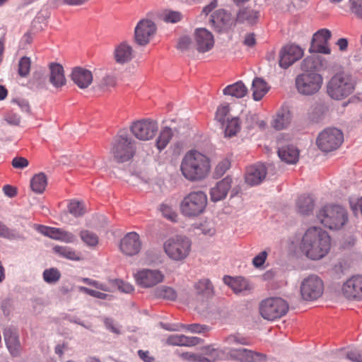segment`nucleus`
I'll return each mask as SVG.
<instances>
[{
    "label": "nucleus",
    "mask_w": 362,
    "mask_h": 362,
    "mask_svg": "<svg viewBox=\"0 0 362 362\" xmlns=\"http://www.w3.org/2000/svg\"><path fill=\"white\" fill-rule=\"evenodd\" d=\"M180 168L182 176L187 180L201 182L211 173V160L206 154L192 149L182 157Z\"/></svg>",
    "instance_id": "f257e3e1"
},
{
    "label": "nucleus",
    "mask_w": 362,
    "mask_h": 362,
    "mask_svg": "<svg viewBox=\"0 0 362 362\" xmlns=\"http://www.w3.org/2000/svg\"><path fill=\"white\" fill-rule=\"evenodd\" d=\"M300 248L302 252L312 260L325 257L331 248V238L321 228L311 227L303 236Z\"/></svg>",
    "instance_id": "f03ea898"
},
{
    "label": "nucleus",
    "mask_w": 362,
    "mask_h": 362,
    "mask_svg": "<svg viewBox=\"0 0 362 362\" xmlns=\"http://www.w3.org/2000/svg\"><path fill=\"white\" fill-rule=\"evenodd\" d=\"M317 218L325 228L339 230L348 221V213L340 205L327 204L319 210Z\"/></svg>",
    "instance_id": "7ed1b4c3"
},
{
    "label": "nucleus",
    "mask_w": 362,
    "mask_h": 362,
    "mask_svg": "<svg viewBox=\"0 0 362 362\" xmlns=\"http://www.w3.org/2000/svg\"><path fill=\"white\" fill-rule=\"evenodd\" d=\"M110 152L117 163L127 162L135 155V141L126 131H119L113 140Z\"/></svg>",
    "instance_id": "20e7f679"
},
{
    "label": "nucleus",
    "mask_w": 362,
    "mask_h": 362,
    "mask_svg": "<svg viewBox=\"0 0 362 362\" xmlns=\"http://www.w3.org/2000/svg\"><path fill=\"white\" fill-rule=\"evenodd\" d=\"M208 198L202 191H194L184 197L180 204L181 214L187 218H194L204 214Z\"/></svg>",
    "instance_id": "39448f33"
},
{
    "label": "nucleus",
    "mask_w": 362,
    "mask_h": 362,
    "mask_svg": "<svg viewBox=\"0 0 362 362\" xmlns=\"http://www.w3.org/2000/svg\"><path fill=\"white\" fill-rule=\"evenodd\" d=\"M164 250L173 260L180 262L189 255L192 248L191 240L183 235H177L168 239L164 243Z\"/></svg>",
    "instance_id": "423d86ee"
},
{
    "label": "nucleus",
    "mask_w": 362,
    "mask_h": 362,
    "mask_svg": "<svg viewBox=\"0 0 362 362\" xmlns=\"http://www.w3.org/2000/svg\"><path fill=\"white\" fill-rule=\"evenodd\" d=\"M288 308L286 300L279 297H271L260 303L259 313L264 319L274 321L284 316L288 313Z\"/></svg>",
    "instance_id": "0eeeda50"
},
{
    "label": "nucleus",
    "mask_w": 362,
    "mask_h": 362,
    "mask_svg": "<svg viewBox=\"0 0 362 362\" xmlns=\"http://www.w3.org/2000/svg\"><path fill=\"white\" fill-rule=\"evenodd\" d=\"M354 83L351 78L343 74L334 75L327 86V93L335 100H341L347 97L354 90Z\"/></svg>",
    "instance_id": "6e6552de"
},
{
    "label": "nucleus",
    "mask_w": 362,
    "mask_h": 362,
    "mask_svg": "<svg viewBox=\"0 0 362 362\" xmlns=\"http://www.w3.org/2000/svg\"><path fill=\"white\" fill-rule=\"evenodd\" d=\"M344 141L343 132L337 128H327L321 132L316 139L320 150L328 153L337 150Z\"/></svg>",
    "instance_id": "1a4fd4ad"
},
{
    "label": "nucleus",
    "mask_w": 362,
    "mask_h": 362,
    "mask_svg": "<svg viewBox=\"0 0 362 362\" xmlns=\"http://www.w3.org/2000/svg\"><path fill=\"white\" fill-rule=\"evenodd\" d=\"M323 82L322 76L315 72H305L296 78V87L299 93L312 95L319 91Z\"/></svg>",
    "instance_id": "9d476101"
},
{
    "label": "nucleus",
    "mask_w": 362,
    "mask_h": 362,
    "mask_svg": "<svg viewBox=\"0 0 362 362\" xmlns=\"http://www.w3.org/2000/svg\"><path fill=\"white\" fill-rule=\"evenodd\" d=\"M130 130L133 135L141 141L152 139L158 130L157 121L152 119H143L134 122Z\"/></svg>",
    "instance_id": "9b49d317"
},
{
    "label": "nucleus",
    "mask_w": 362,
    "mask_h": 362,
    "mask_svg": "<svg viewBox=\"0 0 362 362\" xmlns=\"http://www.w3.org/2000/svg\"><path fill=\"white\" fill-rule=\"evenodd\" d=\"M324 291L323 282L316 275H310L304 279L300 285V293L305 300H314L320 298Z\"/></svg>",
    "instance_id": "f8f14e48"
},
{
    "label": "nucleus",
    "mask_w": 362,
    "mask_h": 362,
    "mask_svg": "<svg viewBox=\"0 0 362 362\" xmlns=\"http://www.w3.org/2000/svg\"><path fill=\"white\" fill-rule=\"evenodd\" d=\"M134 277L138 286L141 288H152L164 280L163 274L157 269H142L137 271Z\"/></svg>",
    "instance_id": "ddd939ff"
},
{
    "label": "nucleus",
    "mask_w": 362,
    "mask_h": 362,
    "mask_svg": "<svg viewBox=\"0 0 362 362\" xmlns=\"http://www.w3.org/2000/svg\"><path fill=\"white\" fill-rule=\"evenodd\" d=\"M303 50L298 45H288L284 46L279 53V66L287 69L296 61L302 58Z\"/></svg>",
    "instance_id": "4468645a"
},
{
    "label": "nucleus",
    "mask_w": 362,
    "mask_h": 362,
    "mask_svg": "<svg viewBox=\"0 0 362 362\" xmlns=\"http://www.w3.org/2000/svg\"><path fill=\"white\" fill-rule=\"evenodd\" d=\"M141 249L139 235L136 232L127 233L120 240L119 250L127 256L137 255Z\"/></svg>",
    "instance_id": "2eb2a0df"
},
{
    "label": "nucleus",
    "mask_w": 362,
    "mask_h": 362,
    "mask_svg": "<svg viewBox=\"0 0 362 362\" xmlns=\"http://www.w3.org/2000/svg\"><path fill=\"white\" fill-rule=\"evenodd\" d=\"M156 30L155 23L147 19L141 20L136 25L134 30L135 40L140 45H146L148 43Z\"/></svg>",
    "instance_id": "dca6fc26"
},
{
    "label": "nucleus",
    "mask_w": 362,
    "mask_h": 362,
    "mask_svg": "<svg viewBox=\"0 0 362 362\" xmlns=\"http://www.w3.org/2000/svg\"><path fill=\"white\" fill-rule=\"evenodd\" d=\"M332 34L329 30L322 28L317 30L313 36L310 52L329 54L330 49L328 46V41L331 38Z\"/></svg>",
    "instance_id": "f3484780"
},
{
    "label": "nucleus",
    "mask_w": 362,
    "mask_h": 362,
    "mask_svg": "<svg viewBox=\"0 0 362 362\" xmlns=\"http://www.w3.org/2000/svg\"><path fill=\"white\" fill-rule=\"evenodd\" d=\"M342 293L347 299L362 300V276H352L344 282Z\"/></svg>",
    "instance_id": "a211bd4d"
},
{
    "label": "nucleus",
    "mask_w": 362,
    "mask_h": 362,
    "mask_svg": "<svg viewBox=\"0 0 362 362\" xmlns=\"http://www.w3.org/2000/svg\"><path fill=\"white\" fill-rule=\"evenodd\" d=\"M230 358L240 362H265L267 356L247 349H229Z\"/></svg>",
    "instance_id": "6ab92c4d"
},
{
    "label": "nucleus",
    "mask_w": 362,
    "mask_h": 362,
    "mask_svg": "<svg viewBox=\"0 0 362 362\" xmlns=\"http://www.w3.org/2000/svg\"><path fill=\"white\" fill-rule=\"evenodd\" d=\"M210 23L216 31L221 33L231 28L234 21L230 13L224 9H218L211 15Z\"/></svg>",
    "instance_id": "aec40b11"
},
{
    "label": "nucleus",
    "mask_w": 362,
    "mask_h": 362,
    "mask_svg": "<svg viewBox=\"0 0 362 362\" xmlns=\"http://www.w3.org/2000/svg\"><path fill=\"white\" fill-rule=\"evenodd\" d=\"M195 43L198 52L204 53L214 47V39L211 32L206 28H197L194 33Z\"/></svg>",
    "instance_id": "412c9836"
},
{
    "label": "nucleus",
    "mask_w": 362,
    "mask_h": 362,
    "mask_svg": "<svg viewBox=\"0 0 362 362\" xmlns=\"http://www.w3.org/2000/svg\"><path fill=\"white\" fill-rule=\"evenodd\" d=\"M267 168L264 164L257 163L247 168L245 175V182L255 186L259 185L266 177Z\"/></svg>",
    "instance_id": "4be33fe9"
},
{
    "label": "nucleus",
    "mask_w": 362,
    "mask_h": 362,
    "mask_svg": "<svg viewBox=\"0 0 362 362\" xmlns=\"http://www.w3.org/2000/svg\"><path fill=\"white\" fill-rule=\"evenodd\" d=\"M71 78L79 88H87L93 82L92 72L83 67L76 66L72 69Z\"/></svg>",
    "instance_id": "5701e85b"
},
{
    "label": "nucleus",
    "mask_w": 362,
    "mask_h": 362,
    "mask_svg": "<svg viewBox=\"0 0 362 362\" xmlns=\"http://www.w3.org/2000/svg\"><path fill=\"white\" fill-rule=\"evenodd\" d=\"M49 82L56 88L64 86L66 83L64 70L62 65L59 63L52 62L49 64Z\"/></svg>",
    "instance_id": "b1692460"
},
{
    "label": "nucleus",
    "mask_w": 362,
    "mask_h": 362,
    "mask_svg": "<svg viewBox=\"0 0 362 362\" xmlns=\"http://www.w3.org/2000/svg\"><path fill=\"white\" fill-rule=\"evenodd\" d=\"M232 178L227 176L218 182L215 187L210 190L211 199L213 202L223 199L231 187Z\"/></svg>",
    "instance_id": "393cba45"
},
{
    "label": "nucleus",
    "mask_w": 362,
    "mask_h": 362,
    "mask_svg": "<svg viewBox=\"0 0 362 362\" xmlns=\"http://www.w3.org/2000/svg\"><path fill=\"white\" fill-rule=\"evenodd\" d=\"M277 152L280 159L288 164L296 163L299 159V150L291 144L279 146Z\"/></svg>",
    "instance_id": "a878e982"
},
{
    "label": "nucleus",
    "mask_w": 362,
    "mask_h": 362,
    "mask_svg": "<svg viewBox=\"0 0 362 362\" xmlns=\"http://www.w3.org/2000/svg\"><path fill=\"white\" fill-rule=\"evenodd\" d=\"M115 59L119 64L129 62L133 58L132 47L125 42L118 45L114 52Z\"/></svg>",
    "instance_id": "bb28decb"
},
{
    "label": "nucleus",
    "mask_w": 362,
    "mask_h": 362,
    "mask_svg": "<svg viewBox=\"0 0 362 362\" xmlns=\"http://www.w3.org/2000/svg\"><path fill=\"white\" fill-rule=\"evenodd\" d=\"M202 339L197 337H187L183 334L170 335L167 339V343L173 346H192L199 344Z\"/></svg>",
    "instance_id": "cd10ccee"
},
{
    "label": "nucleus",
    "mask_w": 362,
    "mask_h": 362,
    "mask_svg": "<svg viewBox=\"0 0 362 362\" xmlns=\"http://www.w3.org/2000/svg\"><path fill=\"white\" fill-rule=\"evenodd\" d=\"M224 283L228 285L235 293H240L243 291L250 289L249 284L247 280L241 276L231 277L225 276L223 277Z\"/></svg>",
    "instance_id": "c85d7f7f"
},
{
    "label": "nucleus",
    "mask_w": 362,
    "mask_h": 362,
    "mask_svg": "<svg viewBox=\"0 0 362 362\" xmlns=\"http://www.w3.org/2000/svg\"><path fill=\"white\" fill-rule=\"evenodd\" d=\"M251 89L252 90L253 99L259 101L267 94L269 87L264 79L255 77L252 81Z\"/></svg>",
    "instance_id": "c756f323"
},
{
    "label": "nucleus",
    "mask_w": 362,
    "mask_h": 362,
    "mask_svg": "<svg viewBox=\"0 0 362 362\" xmlns=\"http://www.w3.org/2000/svg\"><path fill=\"white\" fill-rule=\"evenodd\" d=\"M259 18V12L255 10L245 8L239 11L236 16V21L240 23H246L253 25L257 23Z\"/></svg>",
    "instance_id": "7c9ffc66"
},
{
    "label": "nucleus",
    "mask_w": 362,
    "mask_h": 362,
    "mask_svg": "<svg viewBox=\"0 0 362 362\" xmlns=\"http://www.w3.org/2000/svg\"><path fill=\"white\" fill-rule=\"evenodd\" d=\"M292 115L287 109L280 110L273 120L272 126L277 130H281L288 127L291 123Z\"/></svg>",
    "instance_id": "2f4dec72"
},
{
    "label": "nucleus",
    "mask_w": 362,
    "mask_h": 362,
    "mask_svg": "<svg viewBox=\"0 0 362 362\" xmlns=\"http://www.w3.org/2000/svg\"><path fill=\"white\" fill-rule=\"evenodd\" d=\"M247 88L241 81H238L233 84L227 86L223 90V93L225 95H230L236 98H242L246 95Z\"/></svg>",
    "instance_id": "473e14b6"
},
{
    "label": "nucleus",
    "mask_w": 362,
    "mask_h": 362,
    "mask_svg": "<svg viewBox=\"0 0 362 362\" xmlns=\"http://www.w3.org/2000/svg\"><path fill=\"white\" fill-rule=\"evenodd\" d=\"M45 78L44 76V70L42 67H35L32 76L28 79L26 86L33 90H37L43 88L45 86Z\"/></svg>",
    "instance_id": "72a5a7b5"
},
{
    "label": "nucleus",
    "mask_w": 362,
    "mask_h": 362,
    "mask_svg": "<svg viewBox=\"0 0 362 362\" xmlns=\"http://www.w3.org/2000/svg\"><path fill=\"white\" fill-rule=\"evenodd\" d=\"M314 206V199L309 195L300 196L296 202L297 211L303 215H309L313 212Z\"/></svg>",
    "instance_id": "f704fd0d"
},
{
    "label": "nucleus",
    "mask_w": 362,
    "mask_h": 362,
    "mask_svg": "<svg viewBox=\"0 0 362 362\" xmlns=\"http://www.w3.org/2000/svg\"><path fill=\"white\" fill-rule=\"evenodd\" d=\"M47 185V178L45 173L35 174L30 180V188L36 194H42Z\"/></svg>",
    "instance_id": "c9c22d12"
},
{
    "label": "nucleus",
    "mask_w": 362,
    "mask_h": 362,
    "mask_svg": "<svg viewBox=\"0 0 362 362\" xmlns=\"http://www.w3.org/2000/svg\"><path fill=\"white\" fill-rule=\"evenodd\" d=\"M197 294L203 298H209L214 295V288L209 279H202L194 284Z\"/></svg>",
    "instance_id": "e433bc0d"
},
{
    "label": "nucleus",
    "mask_w": 362,
    "mask_h": 362,
    "mask_svg": "<svg viewBox=\"0 0 362 362\" xmlns=\"http://www.w3.org/2000/svg\"><path fill=\"white\" fill-rule=\"evenodd\" d=\"M53 250L59 257L69 260L80 261L82 259L80 253L76 252L73 248L68 246L57 245L53 247Z\"/></svg>",
    "instance_id": "4c0bfd02"
},
{
    "label": "nucleus",
    "mask_w": 362,
    "mask_h": 362,
    "mask_svg": "<svg viewBox=\"0 0 362 362\" xmlns=\"http://www.w3.org/2000/svg\"><path fill=\"white\" fill-rule=\"evenodd\" d=\"M173 136V132L171 128L165 127L160 130L156 141V146L160 152L166 148Z\"/></svg>",
    "instance_id": "58836bf2"
},
{
    "label": "nucleus",
    "mask_w": 362,
    "mask_h": 362,
    "mask_svg": "<svg viewBox=\"0 0 362 362\" xmlns=\"http://www.w3.org/2000/svg\"><path fill=\"white\" fill-rule=\"evenodd\" d=\"M153 296L156 298L174 301L177 299V291L172 287L163 286L153 291Z\"/></svg>",
    "instance_id": "ea45409f"
},
{
    "label": "nucleus",
    "mask_w": 362,
    "mask_h": 362,
    "mask_svg": "<svg viewBox=\"0 0 362 362\" xmlns=\"http://www.w3.org/2000/svg\"><path fill=\"white\" fill-rule=\"evenodd\" d=\"M5 341L11 355L16 356L20 354L21 343L16 333H6Z\"/></svg>",
    "instance_id": "a19ab883"
},
{
    "label": "nucleus",
    "mask_w": 362,
    "mask_h": 362,
    "mask_svg": "<svg viewBox=\"0 0 362 362\" xmlns=\"http://www.w3.org/2000/svg\"><path fill=\"white\" fill-rule=\"evenodd\" d=\"M224 128L225 136L232 137L240 130V122L238 117L227 118Z\"/></svg>",
    "instance_id": "79ce46f5"
},
{
    "label": "nucleus",
    "mask_w": 362,
    "mask_h": 362,
    "mask_svg": "<svg viewBox=\"0 0 362 362\" xmlns=\"http://www.w3.org/2000/svg\"><path fill=\"white\" fill-rule=\"evenodd\" d=\"M229 113V104L224 103L218 106L215 114V119L221 125L222 128L225 126Z\"/></svg>",
    "instance_id": "37998d69"
},
{
    "label": "nucleus",
    "mask_w": 362,
    "mask_h": 362,
    "mask_svg": "<svg viewBox=\"0 0 362 362\" xmlns=\"http://www.w3.org/2000/svg\"><path fill=\"white\" fill-rule=\"evenodd\" d=\"M79 235L82 241L90 247H95L98 244V236L92 231L82 230L80 232Z\"/></svg>",
    "instance_id": "c03bdc74"
},
{
    "label": "nucleus",
    "mask_w": 362,
    "mask_h": 362,
    "mask_svg": "<svg viewBox=\"0 0 362 362\" xmlns=\"http://www.w3.org/2000/svg\"><path fill=\"white\" fill-rule=\"evenodd\" d=\"M37 230L42 235L47 236L53 240H59L61 234V228L42 225L37 226Z\"/></svg>",
    "instance_id": "a18cd8bd"
},
{
    "label": "nucleus",
    "mask_w": 362,
    "mask_h": 362,
    "mask_svg": "<svg viewBox=\"0 0 362 362\" xmlns=\"http://www.w3.org/2000/svg\"><path fill=\"white\" fill-rule=\"evenodd\" d=\"M44 281L49 284L57 283L60 277L61 273L57 268L47 269L42 274Z\"/></svg>",
    "instance_id": "49530a36"
},
{
    "label": "nucleus",
    "mask_w": 362,
    "mask_h": 362,
    "mask_svg": "<svg viewBox=\"0 0 362 362\" xmlns=\"http://www.w3.org/2000/svg\"><path fill=\"white\" fill-rule=\"evenodd\" d=\"M230 167V160L228 158H223L220 160L214 168V176L219 178L223 176Z\"/></svg>",
    "instance_id": "de8ad7c7"
},
{
    "label": "nucleus",
    "mask_w": 362,
    "mask_h": 362,
    "mask_svg": "<svg viewBox=\"0 0 362 362\" xmlns=\"http://www.w3.org/2000/svg\"><path fill=\"white\" fill-rule=\"evenodd\" d=\"M224 342L228 345L241 344L250 345V340L240 334H230L224 339Z\"/></svg>",
    "instance_id": "09e8293b"
},
{
    "label": "nucleus",
    "mask_w": 362,
    "mask_h": 362,
    "mask_svg": "<svg viewBox=\"0 0 362 362\" xmlns=\"http://www.w3.org/2000/svg\"><path fill=\"white\" fill-rule=\"evenodd\" d=\"M68 210L75 217H79L85 214L83 204L78 201H72L68 205Z\"/></svg>",
    "instance_id": "8fccbe9b"
},
{
    "label": "nucleus",
    "mask_w": 362,
    "mask_h": 362,
    "mask_svg": "<svg viewBox=\"0 0 362 362\" xmlns=\"http://www.w3.org/2000/svg\"><path fill=\"white\" fill-rule=\"evenodd\" d=\"M182 329L187 330L192 333H204L209 330V327L205 325H200L197 323L190 325H181Z\"/></svg>",
    "instance_id": "3c124183"
},
{
    "label": "nucleus",
    "mask_w": 362,
    "mask_h": 362,
    "mask_svg": "<svg viewBox=\"0 0 362 362\" xmlns=\"http://www.w3.org/2000/svg\"><path fill=\"white\" fill-rule=\"evenodd\" d=\"M162 18L166 23H175L182 19V14L178 11L166 10L162 14Z\"/></svg>",
    "instance_id": "603ef678"
},
{
    "label": "nucleus",
    "mask_w": 362,
    "mask_h": 362,
    "mask_svg": "<svg viewBox=\"0 0 362 362\" xmlns=\"http://www.w3.org/2000/svg\"><path fill=\"white\" fill-rule=\"evenodd\" d=\"M160 212L162 213V215L165 218H166L167 219H168L173 222L177 221V214L172 208V206H170L166 204H162L160 205Z\"/></svg>",
    "instance_id": "864d4df0"
},
{
    "label": "nucleus",
    "mask_w": 362,
    "mask_h": 362,
    "mask_svg": "<svg viewBox=\"0 0 362 362\" xmlns=\"http://www.w3.org/2000/svg\"><path fill=\"white\" fill-rule=\"evenodd\" d=\"M349 8L352 14L362 19V0H349Z\"/></svg>",
    "instance_id": "5fc2aeb1"
},
{
    "label": "nucleus",
    "mask_w": 362,
    "mask_h": 362,
    "mask_svg": "<svg viewBox=\"0 0 362 362\" xmlns=\"http://www.w3.org/2000/svg\"><path fill=\"white\" fill-rule=\"evenodd\" d=\"M204 354L208 359H214V362L220 359L222 351L218 349L214 348L212 346H207L203 349Z\"/></svg>",
    "instance_id": "6e6d98bb"
},
{
    "label": "nucleus",
    "mask_w": 362,
    "mask_h": 362,
    "mask_svg": "<svg viewBox=\"0 0 362 362\" xmlns=\"http://www.w3.org/2000/svg\"><path fill=\"white\" fill-rule=\"evenodd\" d=\"M41 30H42V27L40 22L38 21L34 20L32 23L31 30L27 32L24 36L25 37L26 42L30 44L33 42V35Z\"/></svg>",
    "instance_id": "4d7b16f0"
},
{
    "label": "nucleus",
    "mask_w": 362,
    "mask_h": 362,
    "mask_svg": "<svg viewBox=\"0 0 362 362\" xmlns=\"http://www.w3.org/2000/svg\"><path fill=\"white\" fill-rule=\"evenodd\" d=\"M78 290H79V291H81V292H82L83 293H86L87 295H89V296H90L92 297H94V298H98V299L105 300L108 296V295L105 293H102V292H100V291H95V290L88 288L85 287V286H79L78 287Z\"/></svg>",
    "instance_id": "13d9d810"
},
{
    "label": "nucleus",
    "mask_w": 362,
    "mask_h": 362,
    "mask_svg": "<svg viewBox=\"0 0 362 362\" xmlns=\"http://www.w3.org/2000/svg\"><path fill=\"white\" fill-rule=\"evenodd\" d=\"M115 284L121 292L131 293L134 291V288L131 284L123 280L116 279Z\"/></svg>",
    "instance_id": "bf43d9fd"
},
{
    "label": "nucleus",
    "mask_w": 362,
    "mask_h": 362,
    "mask_svg": "<svg viewBox=\"0 0 362 362\" xmlns=\"http://www.w3.org/2000/svg\"><path fill=\"white\" fill-rule=\"evenodd\" d=\"M81 281L87 285L93 286V287H95L98 289H100L101 291H108L107 287L105 284H102L98 281L86 277V278H82Z\"/></svg>",
    "instance_id": "052dcab7"
},
{
    "label": "nucleus",
    "mask_w": 362,
    "mask_h": 362,
    "mask_svg": "<svg viewBox=\"0 0 362 362\" xmlns=\"http://www.w3.org/2000/svg\"><path fill=\"white\" fill-rule=\"evenodd\" d=\"M267 257V252L266 251H262L253 258V265L257 268L262 267L264 264Z\"/></svg>",
    "instance_id": "680f3d73"
},
{
    "label": "nucleus",
    "mask_w": 362,
    "mask_h": 362,
    "mask_svg": "<svg viewBox=\"0 0 362 362\" xmlns=\"http://www.w3.org/2000/svg\"><path fill=\"white\" fill-rule=\"evenodd\" d=\"M61 234L59 240L66 243H72L76 240V236L71 232L66 231L61 228Z\"/></svg>",
    "instance_id": "e2e57ef3"
},
{
    "label": "nucleus",
    "mask_w": 362,
    "mask_h": 362,
    "mask_svg": "<svg viewBox=\"0 0 362 362\" xmlns=\"http://www.w3.org/2000/svg\"><path fill=\"white\" fill-rule=\"evenodd\" d=\"M346 358L353 362H362V354L357 350L347 351Z\"/></svg>",
    "instance_id": "0e129e2a"
},
{
    "label": "nucleus",
    "mask_w": 362,
    "mask_h": 362,
    "mask_svg": "<svg viewBox=\"0 0 362 362\" xmlns=\"http://www.w3.org/2000/svg\"><path fill=\"white\" fill-rule=\"evenodd\" d=\"M190 43H191V40L189 37H186V36L182 37H180V39L178 41V43L177 45V49H179L180 50H185L188 48Z\"/></svg>",
    "instance_id": "69168bd1"
},
{
    "label": "nucleus",
    "mask_w": 362,
    "mask_h": 362,
    "mask_svg": "<svg viewBox=\"0 0 362 362\" xmlns=\"http://www.w3.org/2000/svg\"><path fill=\"white\" fill-rule=\"evenodd\" d=\"M6 121L13 125H18L21 122V117L16 114H8L5 117Z\"/></svg>",
    "instance_id": "338daca9"
},
{
    "label": "nucleus",
    "mask_w": 362,
    "mask_h": 362,
    "mask_svg": "<svg viewBox=\"0 0 362 362\" xmlns=\"http://www.w3.org/2000/svg\"><path fill=\"white\" fill-rule=\"evenodd\" d=\"M138 355L144 362H155V358L150 356L148 351L139 350Z\"/></svg>",
    "instance_id": "774afa93"
}]
</instances>
